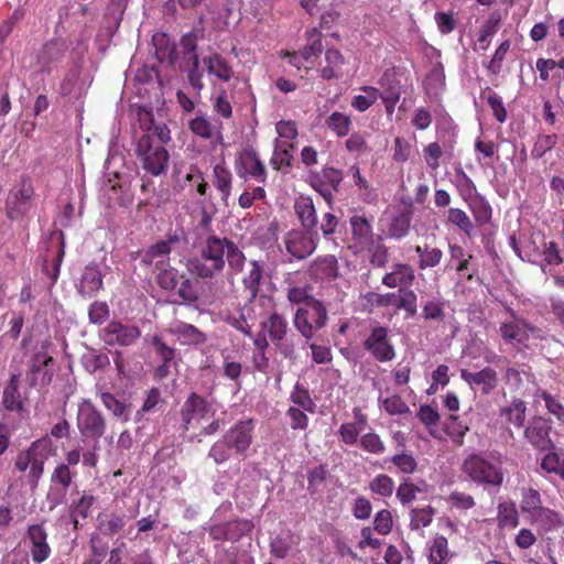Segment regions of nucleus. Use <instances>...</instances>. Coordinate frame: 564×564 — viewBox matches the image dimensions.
Wrapping results in <instances>:
<instances>
[{
	"mask_svg": "<svg viewBox=\"0 0 564 564\" xmlns=\"http://www.w3.org/2000/svg\"><path fill=\"white\" fill-rule=\"evenodd\" d=\"M203 64L210 76L221 82L229 83L235 78L232 65L219 53H212L203 57Z\"/></svg>",
	"mask_w": 564,
	"mask_h": 564,
	"instance_id": "obj_25",
	"label": "nucleus"
},
{
	"mask_svg": "<svg viewBox=\"0 0 564 564\" xmlns=\"http://www.w3.org/2000/svg\"><path fill=\"white\" fill-rule=\"evenodd\" d=\"M463 473L476 485L500 488L505 473L498 452L471 453L463 462Z\"/></svg>",
	"mask_w": 564,
	"mask_h": 564,
	"instance_id": "obj_3",
	"label": "nucleus"
},
{
	"mask_svg": "<svg viewBox=\"0 0 564 564\" xmlns=\"http://www.w3.org/2000/svg\"><path fill=\"white\" fill-rule=\"evenodd\" d=\"M54 445L48 435L33 441L20 451L13 459V471L19 474L22 482L30 488H37L44 474V466L54 453Z\"/></svg>",
	"mask_w": 564,
	"mask_h": 564,
	"instance_id": "obj_2",
	"label": "nucleus"
},
{
	"mask_svg": "<svg viewBox=\"0 0 564 564\" xmlns=\"http://www.w3.org/2000/svg\"><path fill=\"white\" fill-rule=\"evenodd\" d=\"M263 261L251 259L248 262L247 271L243 273L241 283L250 300H254L261 290L264 280Z\"/></svg>",
	"mask_w": 564,
	"mask_h": 564,
	"instance_id": "obj_22",
	"label": "nucleus"
},
{
	"mask_svg": "<svg viewBox=\"0 0 564 564\" xmlns=\"http://www.w3.org/2000/svg\"><path fill=\"white\" fill-rule=\"evenodd\" d=\"M106 341L109 345L117 344L122 347L132 346L141 337L139 326L111 321L105 328Z\"/></svg>",
	"mask_w": 564,
	"mask_h": 564,
	"instance_id": "obj_17",
	"label": "nucleus"
},
{
	"mask_svg": "<svg viewBox=\"0 0 564 564\" xmlns=\"http://www.w3.org/2000/svg\"><path fill=\"white\" fill-rule=\"evenodd\" d=\"M327 323V308L318 299H312L306 305L297 306L294 312L293 325L306 341L312 340Z\"/></svg>",
	"mask_w": 564,
	"mask_h": 564,
	"instance_id": "obj_4",
	"label": "nucleus"
},
{
	"mask_svg": "<svg viewBox=\"0 0 564 564\" xmlns=\"http://www.w3.org/2000/svg\"><path fill=\"white\" fill-rule=\"evenodd\" d=\"M412 221V212H402L395 217H393L390 227L389 234L394 239H402L408 236Z\"/></svg>",
	"mask_w": 564,
	"mask_h": 564,
	"instance_id": "obj_49",
	"label": "nucleus"
},
{
	"mask_svg": "<svg viewBox=\"0 0 564 564\" xmlns=\"http://www.w3.org/2000/svg\"><path fill=\"white\" fill-rule=\"evenodd\" d=\"M188 129L203 140H210L215 133V127L210 119L200 110L188 121Z\"/></svg>",
	"mask_w": 564,
	"mask_h": 564,
	"instance_id": "obj_40",
	"label": "nucleus"
},
{
	"mask_svg": "<svg viewBox=\"0 0 564 564\" xmlns=\"http://www.w3.org/2000/svg\"><path fill=\"white\" fill-rule=\"evenodd\" d=\"M246 261V254L234 240L209 235L203 241L198 254L188 259L186 268L202 280H212L224 271L226 262L234 273H240Z\"/></svg>",
	"mask_w": 564,
	"mask_h": 564,
	"instance_id": "obj_1",
	"label": "nucleus"
},
{
	"mask_svg": "<svg viewBox=\"0 0 564 564\" xmlns=\"http://www.w3.org/2000/svg\"><path fill=\"white\" fill-rule=\"evenodd\" d=\"M552 423L542 416H535L530 420L529 425L524 430L525 440L539 451H550L554 447V443L550 436Z\"/></svg>",
	"mask_w": 564,
	"mask_h": 564,
	"instance_id": "obj_13",
	"label": "nucleus"
},
{
	"mask_svg": "<svg viewBox=\"0 0 564 564\" xmlns=\"http://www.w3.org/2000/svg\"><path fill=\"white\" fill-rule=\"evenodd\" d=\"M364 94L356 95L351 100V106L360 112L368 110L379 99L380 91L373 86H361L359 88Z\"/></svg>",
	"mask_w": 564,
	"mask_h": 564,
	"instance_id": "obj_48",
	"label": "nucleus"
},
{
	"mask_svg": "<svg viewBox=\"0 0 564 564\" xmlns=\"http://www.w3.org/2000/svg\"><path fill=\"white\" fill-rule=\"evenodd\" d=\"M449 263L460 279L474 281L478 276V267L473 263L474 256L468 253L462 246L451 243Z\"/></svg>",
	"mask_w": 564,
	"mask_h": 564,
	"instance_id": "obj_14",
	"label": "nucleus"
},
{
	"mask_svg": "<svg viewBox=\"0 0 564 564\" xmlns=\"http://www.w3.org/2000/svg\"><path fill=\"white\" fill-rule=\"evenodd\" d=\"M75 477V473L68 468V465H64V463H61L56 465L54 470L51 474L50 477V485L68 490L73 479Z\"/></svg>",
	"mask_w": 564,
	"mask_h": 564,
	"instance_id": "obj_56",
	"label": "nucleus"
},
{
	"mask_svg": "<svg viewBox=\"0 0 564 564\" xmlns=\"http://www.w3.org/2000/svg\"><path fill=\"white\" fill-rule=\"evenodd\" d=\"M225 523L229 542H238L253 529V522L248 519H234Z\"/></svg>",
	"mask_w": 564,
	"mask_h": 564,
	"instance_id": "obj_50",
	"label": "nucleus"
},
{
	"mask_svg": "<svg viewBox=\"0 0 564 564\" xmlns=\"http://www.w3.org/2000/svg\"><path fill=\"white\" fill-rule=\"evenodd\" d=\"M501 14L499 11H492L486 22L479 30L478 43L482 50H487L490 43V37L497 33L501 23Z\"/></svg>",
	"mask_w": 564,
	"mask_h": 564,
	"instance_id": "obj_43",
	"label": "nucleus"
},
{
	"mask_svg": "<svg viewBox=\"0 0 564 564\" xmlns=\"http://www.w3.org/2000/svg\"><path fill=\"white\" fill-rule=\"evenodd\" d=\"M169 333L177 337L183 345L197 346L207 340L206 335L196 326L184 322H177L169 328Z\"/></svg>",
	"mask_w": 564,
	"mask_h": 564,
	"instance_id": "obj_27",
	"label": "nucleus"
},
{
	"mask_svg": "<svg viewBox=\"0 0 564 564\" xmlns=\"http://www.w3.org/2000/svg\"><path fill=\"white\" fill-rule=\"evenodd\" d=\"M497 521L500 528L516 529L519 525V512L513 501H505L498 505Z\"/></svg>",
	"mask_w": 564,
	"mask_h": 564,
	"instance_id": "obj_41",
	"label": "nucleus"
},
{
	"mask_svg": "<svg viewBox=\"0 0 564 564\" xmlns=\"http://www.w3.org/2000/svg\"><path fill=\"white\" fill-rule=\"evenodd\" d=\"M435 509L432 506L423 508H413L410 511V528L411 530H420L426 528L432 523Z\"/></svg>",
	"mask_w": 564,
	"mask_h": 564,
	"instance_id": "obj_52",
	"label": "nucleus"
},
{
	"mask_svg": "<svg viewBox=\"0 0 564 564\" xmlns=\"http://www.w3.org/2000/svg\"><path fill=\"white\" fill-rule=\"evenodd\" d=\"M338 261L333 254L316 258L311 264L312 274L321 280H334L338 276Z\"/></svg>",
	"mask_w": 564,
	"mask_h": 564,
	"instance_id": "obj_34",
	"label": "nucleus"
},
{
	"mask_svg": "<svg viewBox=\"0 0 564 564\" xmlns=\"http://www.w3.org/2000/svg\"><path fill=\"white\" fill-rule=\"evenodd\" d=\"M386 307L393 306L395 311H404L411 317L417 312V295L413 290L402 288L397 292L386 293Z\"/></svg>",
	"mask_w": 564,
	"mask_h": 564,
	"instance_id": "obj_24",
	"label": "nucleus"
},
{
	"mask_svg": "<svg viewBox=\"0 0 564 564\" xmlns=\"http://www.w3.org/2000/svg\"><path fill=\"white\" fill-rule=\"evenodd\" d=\"M525 403L520 399H516L510 405L500 410V416L516 427H521L525 420Z\"/></svg>",
	"mask_w": 564,
	"mask_h": 564,
	"instance_id": "obj_44",
	"label": "nucleus"
},
{
	"mask_svg": "<svg viewBox=\"0 0 564 564\" xmlns=\"http://www.w3.org/2000/svg\"><path fill=\"white\" fill-rule=\"evenodd\" d=\"M510 319L500 324L499 332L505 341L510 344L525 345L530 335L538 329L530 325L524 318L518 316L516 312L508 308Z\"/></svg>",
	"mask_w": 564,
	"mask_h": 564,
	"instance_id": "obj_11",
	"label": "nucleus"
},
{
	"mask_svg": "<svg viewBox=\"0 0 564 564\" xmlns=\"http://www.w3.org/2000/svg\"><path fill=\"white\" fill-rule=\"evenodd\" d=\"M149 343L154 350L155 356L163 362H173L176 349L169 346L159 335H152Z\"/></svg>",
	"mask_w": 564,
	"mask_h": 564,
	"instance_id": "obj_57",
	"label": "nucleus"
},
{
	"mask_svg": "<svg viewBox=\"0 0 564 564\" xmlns=\"http://www.w3.org/2000/svg\"><path fill=\"white\" fill-rule=\"evenodd\" d=\"M232 173L224 164H216L213 169V185L220 194V200L228 206V199L232 191Z\"/></svg>",
	"mask_w": 564,
	"mask_h": 564,
	"instance_id": "obj_28",
	"label": "nucleus"
},
{
	"mask_svg": "<svg viewBox=\"0 0 564 564\" xmlns=\"http://www.w3.org/2000/svg\"><path fill=\"white\" fill-rule=\"evenodd\" d=\"M556 143L557 135L555 133L538 135L531 150V156L536 160L541 159L546 152L551 151Z\"/></svg>",
	"mask_w": 564,
	"mask_h": 564,
	"instance_id": "obj_61",
	"label": "nucleus"
},
{
	"mask_svg": "<svg viewBox=\"0 0 564 564\" xmlns=\"http://www.w3.org/2000/svg\"><path fill=\"white\" fill-rule=\"evenodd\" d=\"M362 347L380 362L391 361L395 358V349L389 337V328L376 325L365 338Z\"/></svg>",
	"mask_w": 564,
	"mask_h": 564,
	"instance_id": "obj_9",
	"label": "nucleus"
},
{
	"mask_svg": "<svg viewBox=\"0 0 564 564\" xmlns=\"http://www.w3.org/2000/svg\"><path fill=\"white\" fill-rule=\"evenodd\" d=\"M326 65L319 70L321 77L325 80L338 79L343 76V67L346 59L337 48H328L325 53Z\"/></svg>",
	"mask_w": 564,
	"mask_h": 564,
	"instance_id": "obj_31",
	"label": "nucleus"
},
{
	"mask_svg": "<svg viewBox=\"0 0 564 564\" xmlns=\"http://www.w3.org/2000/svg\"><path fill=\"white\" fill-rule=\"evenodd\" d=\"M307 39L310 43L300 52L306 62H311L313 56H318L323 52L322 34L317 29H312L307 32Z\"/></svg>",
	"mask_w": 564,
	"mask_h": 564,
	"instance_id": "obj_60",
	"label": "nucleus"
},
{
	"mask_svg": "<svg viewBox=\"0 0 564 564\" xmlns=\"http://www.w3.org/2000/svg\"><path fill=\"white\" fill-rule=\"evenodd\" d=\"M447 219L451 224L458 227L468 237L474 234V224L470 217L460 208H449Z\"/></svg>",
	"mask_w": 564,
	"mask_h": 564,
	"instance_id": "obj_58",
	"label": "nucleus"
},
{
	"mask_svg": "<svg viewBox=\"0 0 564 564\" xmlns=\"http://www.w3.org/2000/svg\"><path fill=\"white\" fill-rule=\"evenodd\" d=\"M152 44L154 46L155 57L160 63H167L169 65L175 64L178 57L176 46L165 33H155L152 36Z\"/></svg>",
	"mask_w": 564,
	"mask_h": 564,
	"instance_id": "obj_30",
	"label": "nucleus"
},
{
	"mask_svg": "<svg viewBox=\"0 0 564 564\" xmlns=\"http://www.w3.org/2000/svg\"><path fill=\"white\" fill-rule=\"evenodd\" d=\"M414 251L419 258L416 265L422 271L437 267L442 262L444 256L440 248L432 247L427 243H424L423 246H415Z\"/></svg>",
	"mask_w": 564,
	"mask_h": 564,
	"instance_id": "obj_38",
	"label": "nucleus"
},
{
	"mask_svg": "<svg viewBox=\"0 0 564 564\" xmlns=\"http://www.w3.org/2000/svg\"><path fill=\"white\" fill-rule=\"evenodd\" d=\"M389 462L393 464L399 473L404 475H412L419 469L417 459L409 452L394 454L389 458Z\"/></svg>",
	"mask_w": 564,
	"mask_h": 564,
	"instance_id": "obj_51",
	"label": "nucleus"
},
{
	"mask_svg": "<svg viewBox=\"0 0 564 564\" xmlns=\"http://www.w3.org/2000/svg\"><path fill=\"white\" fill-rule=\"evenodd\" d=\"M541 467L547 473H554L564 480V458L556 453L546 454L541 462Z\"/></svg>",
	"mask_w": 564,
	"mask_h": 564,
	"instance_id": "obj_64",
	"label": "nucleus"
},
{
	"mask_svg": "<svg viewBox=\"0 0 564 564\" xmlns=\"http://www.w3.org/2000/svg\"><path fill=\"white\" fill-rule=\"evenodd\" d=\"M429 485L425 480H420L419 484H414L409 477L402 479L399 484L395 496L402 506L411 505L417 495L427 491Z\"/></svg>",
	"mask_w": 564,
	"mask_h": 564,
	"instance_id": "obj_37",
	"label": "nucleus"
},
{
	"mask_svg": "<svg viewBox=\"0 0 564 564\" xmlns=\"http://www.w3.org/2000/svg\"><path fill=\"white\" fill-rule=\"evenodd\" d=\"M264 330L274 348L285 359H292L295 354L294 333L290 327L288 318L274 311L262 323Z\"/></svg>",
	"mask_w": 564,
	"mask_h": 564,
	"instance_id": "obj_5",
	"label": "nucleus"
},
{
	"mask_svg": "<svg viewBox=\"0 0 564 564\" xmlns=\"http://www.w3.org/2000/svg\"><path fill=\"white\" fill-rule=\"evenodd\" d=\"M458 174L460 175V180L456 184L457 191L462 199L469 204V202H473L476 196H479L476 194V185L462 169Z\"/></svg>",
	"mask_w": 564,
	"mask_h": 564,
	"instance_id": "obj_62",
	"label": "nucleus"
},
{
	"mask_svg": "<svg viewBox=\"0 0 564 564\" xmlns=\"http://www.w3.org/2000/svg\"><path fill=\"white\" fill-rule=\"evenodd\" d=\"M26 539L30 541V553L35 564H41L51 556L52 550L47 543V531L43 523L29 525Z\"/></svg>",
	"mask_w": 564,
	"mask_h": 564,
	"instance_id": "obj_15",
	"label": "nucleus"
},
{
	"mask_svg": "<svg viewBox=\"0 0 564 564\" xmlns=\"http://www.w3.org/2000/svg\"><path fill=\"white\" fill-rule=\"evenodd\" d=\"M360 447L364 451H366L370 454H375V455H380V454L384 453V451H386V445H384L383 441L375 432H369L361 436Z\"/></svg>",
	"mask_w": 564,
	"mask_h": 564,
	"instance_id": "obj_63",
	"label": "nucleus"
},
{
	"mask_svg": "<svg viewBox=\"0 0 564 564\" xmlns=\"http://www.w3.org/2000/svg\"><path fill=\"white\" fill-rule=\"evenodd\" d=\"M449 556L448 541L444 535L436 534L430 546L429 560L432 564H446Z\"/></svg>",
	"mask_w": 564,
	"mask_h": 564,
	"instance_id": "obj_46",
	"label": "nucleus"
},
{
	"mask_svg": "<svg viewBox=\"0 0 564 564\" xmlns=\"http://www.w3.org/2000/svg\"><path fill=\"white\" fill-rule=\"evenodd\" d=\"M208 413L207 400L192 392L184 401L181 408V421L185 431H188L194 424H198Z\"/></svg>",
	"mask_w": 564,
	"mask_h": 564,
	"instance_id": "obj_16",
	"label": "nucleus"
},
{
	"mask_svg": "<svg viewBox=\"0 0 564 564\" xmlns=\"http://www.w3.org/2000/svg\"><path fill=\"white\" fill-rule=\"evenodd\" d=\"M467 205L478 226H484L490 221L492 209L485 197L476 196L474 200L469 202Z\"/></svg>",
	"mask_w": 564,
	"mask_h": 564,
	"instance_id": "obj_45",
	"label": "nucleus"
},
{
	"mask_svg": "<svg viewBox=\"0 0 564 564\" xmlns=\"http://www.w3.org/2000/svg\"><path fill=\"white\" fill-rule=\"evenodd\" d=\"M100 399L104 406L111 412L115 417L123 423L130 420V404L116 398V395L110 392H102Z\"/></svg>",
	"mask_w": 564,
	"mask_h": 564,
	"instance_id": "obj_39",
	"label": "nucleus"
},
{
	"mask_svg": "<svg viewBox=\"0 0 564 564\" xmlns=\"http://www.w3.org/2000/svg\"><path fill=\"white\" fill-rule=\"evenodd\" d=\"M326 126L337 137H346L351 129V119L349 116L334 111L327 119Z\"/></svg>",
	"mask_w": 564,
	"mask_h": 564,
	"instance_id": "obj_53",
	"label": "nucleus"
},
{
	"mask_svg": "<svg viewBox=\"0 0 564 564\" xmlns=\"http://www.w3.org/2000/svg\"><path fill=\"white\" fill-rule=\"evenodd\" d=\"M254 423L252 419L236 422L223 436L237 455H245L253 440Z\"/></svg>",
	"mask_w": 564,
	"mask_h": 564,
	"instance_id": "obj_12",
	"label": "nucleus"
},
{
	"mask_svg": "<svg viewBox=\"0 0 564 564\" xmlns=\"http://www.w3.org/2000/svg\"><path fill=\"white\" fill-rule=\"evenodd\" d=\"M415 280V270L409 263H393L391 265V271L387 272L382 276V284L390 289H401L405 288L406 290H411L413 282Z\"/></svg>",
	"mask_w": 564,
	"mask_h": 564,
	"instance_id": "obj_20",
	"label": "nucleus"
},
{
	"mask_svg": "<svg viewBox=\"0 0 564 564\" xmlns=\"http://www.w3.org/2000/svg\"><path fill=\"white\" fill-rule=\"evenodd\" d=\"M235 167L239 177L253 180L258 183H265L267 167L260 159L258 152L248 147L243 149L236 158Z\"/></svg>",
	"mask_w": 564,
	"mask_h": 564,
	"instance_id": "obj_10",
	"label": "nucleus"
},
{
	"mask_svg": "<svg viewBox=\"0 0 564 564\" xmlns=\"http://www.w3.org/2000/svg\"><path fill=\"white\" fill-rule=\"evenodd\" d=\"M341 181L343 174L340 170L324 167L321 173L312 176L311 184L325 198L330 199L332 192L338 191Z\"/></svg>",
	"mask_w": 564,
	"mask_h": 564,
	"instance_id": "obj_21",
	"label": "nucleus"
},
{
	"mask_svg": "<svg viewBox=\"0 0 564 564\" xmlns=\"http://www.w3.org/2000/svg\"><path fill=\"white\" fill-rule=\"evenodd\" d=\"M349 224L355 246L361 251L370 250L378 237L373 234L370 221L365 216L355 215L350 217Z\"/></svg>",
	"mask_w": 564,
	"mask_h": 564,
	"instance_id": "obj_18",
	"label": "nucleus"
},
{
	"mask_svg": "<svg viewBox=\"0 0 564 564\" xmlns=\"http://www.w3.org/2000/svg\"><path fill=\"white\" fill-rule=\"evenodd\" d=\"M290 400L296 405L295 408L303 409L308 413H315L316 404L311 398L306 388L296 383L291 392Z\"/></svg>",
	"mask_w": 564,
	"mask_h": 564,
	"instance_id": "obj_54",
	"label": "nucleus"
},
{
	"mask_svg": "<svg viewBox=\"0 0 564 564\" xmlns=\"http://www.w3.org/2000/svg\"><path fill=\"white\" fill-rule=\"evenodd\" d=\"M319 242L317 230H307L304 228H292L282 237V245L285 254L290 260L302 261L311 257Z\"/></svg>",
	"mask_w": 564,
	"mask_h": 564,
	"instance_id": "obj_6",
	"label": "nucleus"
},
{
	"mask_svg": "<svg viewBox=\"0 0 564 564\" xmlns=\"http://www.w3.org/2000/svg\"><path fill=\"white\" fill-rule=\"evenodd\" d=\"M235 87L226 88L220 86L210 100L213 104L214 112L223 119L229 120L232 118V105Z\"/></svg>",
	"mask_w": 564,
	"mask_h": 564,
	"instance_id": "obj_35",
	"label": "nucleus"
},
{
	"mask_svg": "<svg viewBox=\"0 0 564 564\" xmlns=\"http://www.w3.org/2000/svg\"><path fill=\"white\" fill-rule=\"evenodd\" d=\"M460 378L471 388H479L482 394L491 393L499 382L497 371L491 367H486L477 372H470L466 369L460 370Z\"/></svg>",
	"mask_w": 564,
	"mask_h": 564,
	"instance_id": "obj_19",
	"label": "nucleus"
},
{
	"mask_svg": "<svg viewBox=\"0 0 564 564\" xmlns=\"http://www.w3.org/2000/svg\"><path fill=\"white\" fill-rule=\"evenodd\" d=\"M20 376L11 375L8 384L3 389L2 402L8 411L22 412L24 403L19 391Z\"/></svg>",
	"mask_w": 564,
	"mask_h": 564,
	"instance_id": "obj_36",
	"label": "nucleus"
},
{
	"mask_svg": "<svg viewBox=\"0 0 564 564\" xmlns=\"http://www.w3.org/2000/svg\"><path fill=\"white\" fill-rule=\"evenodd\" d=\"M520 508L522 512L531 513L534 518L543 509L540 492L533 488L523 489Z\"/></svg>",
	"mask_w": 564,
	"mask_h": 564,
	"instance_id": "obj_55",
	"label": "nucleus"
},
{
	"mask_svg": "<svg viewBox=\"0 0 564 564\" xmlns=\"http://www.w3.org/2000/svg\"><path fill=\"white\" fill-rule=\"evenodd\" d=\"M540 238L542 245L541 254L543 256L544 263L547 265L562 264L563 258L561 256L558 245L553 240L546 241L544 235H541Z\"/></svg>",
	"mask_w": 564,
	"mask_h": 564,
	"instance_id": "obj_59",
	"label": "nucleus"
},
{
	"mask_svg": "<svg viewBox=\"0 0 564 564\" xmlns=\"http://www.w3.org/2000/svg\"><path fill=\"white\" fill-rule=\"evenodd\" d=\"M180 238L177 235H170L165 240L158 241L149 247L142 257V262L151 264L154 259L159 257L169 256L172 251V246L177 243Z\"/></svg>",
	"mask_w": 564,
	"mask_h": 564,
	"instance_id": "obj_42",
	"label": "nucleus"
},
{
	"mask_svg": "<svg viewBox=\"0 0 564 564\" xmlns=\"http://www.w3.org/2000/svg\"><path fill=\"white\" fill-rule=\"evenodd\" d=\"M77 429L83 441H93L95 447L106 432V419L90 400H83L78 405Z\"/></svg>",
	"mask_w": 564,
	"mask_h": 564,
	"instance_id": "obj_8",
	"label": "nucleus"
},
{
	"mask_svg": "<svg viewBox=\"0 0 564 564\" xmlns=\"http://www.w3.org/2000/svg\"><path fill=\"white\" fill-rule=\"evenodd\" d=\"M294 214L301 227L307 230H317V210L312 197L301 195L294 200Z\"/></svg>",
	"mask_w": 564,
	"mask_h": 564,
	"instance_id": "obj_23",
	"label": "nucleus"
},
{
	"mask_svg": "<svg viewBox=\"0 0 564 564\" xmlns=\"http://www.w3.org/2000/svg\"><path fill=\"white\" fill-rule=\"evenodd\" d=\"M135 154L141 167L152 176H159L167 170L170 154L161 142L149 137H140L137 141Z\"/></svg>",
	"mask_w": 564,
	"mask_h": 564,
	"instance_id": "obj_7",
	"label": "nucleus"
},
{
	"mask_svg": "<svg viewBox=\"0 0 564 564\" xmlns=\"http://www.w3.org/2000/svg\"><path fill=\"white\" fill-rule=\"evenodd\" d=\"M102 278L98 264L86 265L80 276L78 292L86 297L94 296L102 288Z\"/></svg>",
	"mask_w": 564,
	"mask_h": 564,
	"instance_id": "obj_26",
	"label": "nucleus"
},
{
	"mask_svg": "<svg viewBox=\"0 0 564 564\" xmlns=\"http://www.w3.org/2000/svg\"><path fill=\"white\" fill-rule=\"evenodd\" d=\"M34 195V188L32 184L23 178L21 187L14 195L13 206L8 208V217L15 219L21 215H24L30 208V200Z\"/></svg>",
	"mask_w": 564,
	"mask_h": 564,
	"instance_id": "obj_32",
	"label": "nucleus"
},
{
	"mask_svg": "<svg viewBox=\"0 0 564 564\" xmlns=\"http://www.w3.org/2000/svg\"><path fill=\"white\" fill-rule=\"evenodd\" d=\"M95 502L96 497L88 491H83L78 498L72 499L68 506V514L75 529L78 525L79 519L84 520L88 518L89 511Z\"/></svg>",
	"mask_w": 564,
	"mask_h": 564,
	"instance_id": "obj_29",
	"label": "nucleus"
},
{
	"mask_svg": "<svg viewBox=\"0 0 564 564\" xmlns=\"http://www.w3.org/2000/svg\"><path fill=\"white\" fill-rule=\"evenodd\" d=\"M368 488L375 496L389 498L394 491V480L387 474H379L369 481Z\"/></svg>",
	"mask_w": 564,
	"mask_h": 564,
	"instance_id": "obj_47",
	"label": "nucleus"
},
{
	"mask_svg": "<svg viewBox=\"0 0 564 564\" xmlns=\"http://www.w3.org/2000/svg\"><path fill=\"white\" fill-rule=\"evenodd\" d=\"M293 150L294 145L290 141H276L270 159V165L272 169L286 173L288 169L292 166L294 159Z\"/></svg>",
	"mask_w": 564,
	"mask_h": 564,
	"instance_id": "obj_33",
	"label": "nucleus"
}]
</instances>
